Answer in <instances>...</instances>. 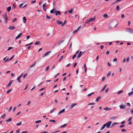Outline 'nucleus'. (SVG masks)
Masks as SVG:
<instances>
[{
  "label": "nucleus",
  "instance_id": "nucleus-50",
  "mask_svg": "<svg viewBox=\"0 0 133 133\" xmlns=\"http://www.w3.org/2000/svg\"><path fill=\"white\" fill-rule=\"evenodd\" d=\"M89 22V19H88L86 20L85 23L87 24H88L89 23V22Z\"/></svg>",
  "mask_w": 133,
  "mask_h": 133
},
{
  "label": "nucleus",
  "instance_id": "nucleus-22",
  "mask_svg": "<svg viewBox=\"0 0 133 133\" xmlns=\"http://www.w3.org/2000/svg\"><path fill=\"white\" fill-rule=\"evenodd\" d=\"M95 19V18H90V19H89V22H91V21H94Z\"/></svg>",
  "mask_w": 133,
  "mask_h": 133
},
{
  "label": "nucleus",
  "instance_id": "nucleus-43",
  "mask_svg": "<svg viewBox=\"0 0 133 133\" xmlns=\"http://www.w3.org/2000/svg\"><path fill=\"white\" fill-rule=\"evenodd\" d=\"M17 80L18 81V82H19V83H20V82H21V81L20 79L19 78H17Z\"/></svg>",
  "mask_w": 133,
  "mask_h": 133
},
{
  "label": "nucleus",
  "instance_id": "nucleus-61",
  "mask_svg": "<svg viewBox=\"0 0 133 133\" xmlns=\"http://www.w3.org/2000/svg\"><path fill=\"white\" fill-rule=\"evenodd\" d=\"M27 74H24L23 76V78L24 79L25 78L26 76H27Z\"/></svg>",
  "mask_w": 133,
  "mask_h": 133
},
{
  "label": "nucleus",
  "instance_id": "nucleus-5",
  "mask_svg": "<svg viewBox=\"0 0 133 133\" xmlns=\"http://www.w3.org/2000/svg\"><path fill=\"white\" fill-rule=\"evenodd\" d=\"M81 26H80L77 29L75 30L73 32V34H75L76 33H77L78 31V30L80 29L81 28Z\"/></svg>",
  "mask_w": 133,
  "mask_h": 133
},
{
  "label": "nucleus",
  "instance_id": "nucleus-17",
  "mask_svg": "<svg viewBox=\"0 0 133 133\" xmlns=\"http://www.w3.org/2000/svg\"><path fill=\"white\" fill-rule=\"evenodd\" d=\"M65 111V109H64L62 110L61 111H60L59 113H58V115H59L60 114H61L62 113L64 112Z\"/></svg>",
  "mask_w": 133,
  "mask_h": 133
},
{
  "label": "nucleus",
  "instance_id": "nucleus-54",
  "mask_svg": "<svg viewBox=\"0 0 133 133\" xmlns=\"http://www.w3.org/2000/svg\"><path fill=\"white\" fill-rule=\"evenodd\" d=\"M41 122V120H38V121H36L35 122V123L36 124H37V123H38L40 122Z\"/></svg>",
  "mask_w": 133,
  "mask_h": 133
},
{
  "label": "nucleus",
  "instance_id": "nucleus-21",
  "mask_svg": "<svg viewBox=\"0 0 133 133\" xmlns=\"http://www.w3.org/2000/svg\"><path fill=\"white\" fill-rule=\"evenodd\" d=\"M56 22L59 25H60L62 24V23H63L61 21H60L59 20H57Z\"/></svg>",
  "mask_w": 133,
  "mask_h": 133
},
{
  "label": "nucleus",
  "instance_id": "nucleus-27",
  "mask_svg": "<svg viewBox=\"0 0 133 133\" xmlns=\"http://www.w3.org/2000/svg\"><path fill=\"white\" fill-rule=\"evenodd\" d=\"M73 9H71V10H68V11L69 13L72 14L73 13Z\"/></svg>",
  "mask_w": 133,
  "mask_h": 133
},
{
  "label": "nucleus",
  "instance_id": "nucleus-10",
  "mask_svg": "<svg viewBox=\"0 0 133 133\" xmlns=\"http://www.w3.org/2000/svg\"><path fill=\"white\" fill-rule=\"evenodd\" d=\"M51 52V51H48L46 52V53L44 54V56H43V57H44L45 56H46L48 55Z\"/></svg>",
  "mask_w": 133,
  "mask_h": 133
},
{
  "label": "nucleus",
  "instance_id": "nucleus-8",
  "mask_svg": "<svg viewBox=\"0 0 133 133\" xmlns=\"http://www.w3.org/2000/svg\"><path fill=\"white\" fill-rule=\"evenodd\" d=\"M55 13H56V15L57 16L58 15H61V13L59 11H55Z\"/></svg>",
  "mask_w": 133,
  "mask_h": 133
},
{
  "label": "nucleus",
  "instance_id": "nucleus-16",
  "mask_svg": "<svg viewBox=\"0 0 133 133\" xmlns=\"http://www.w3.org/2000/svg\"><path fill=\"white\" fill-rule=\"evenodd\" d=\"M46 3H45L43 4V9L44 11H46V9H45V7L46 6Z\"/></svg>",
  "mask_w": 133,
  "mask_h": 133
},
{
  "label": "nucleus",
  "instance_id": "nucleus-38",
  "mask_svg": "<svg viewBox=\"0 0 133 133\" xmlns=\"http://www.w3.org/2000/svg\"><path fill=\"white\" fill-rule=\"evenodd\" d=\"M6 116L5 114H4V115H2L1 117L2 118V119H3Z\"/></svg>",
  "mask_w": 133,
  "mask_h": 133
},
{
  "label": "nucleus",
  "instance_id": "nucleus-24",
  "mask_svg": "<svg viewBox=\"0 0 133 133\" xmlns=\"http://www.w3.org/2000/svg\"><path fill=\"white\" fill-rule=\"evenodd\" d=\"M107 84H105L104 85V87H103V89H102V90H101V91H103L107 87Z\"/></svg>",
  "mask_w": 133,
  "mask_h": 133
},
{
  "label": "nucleus",
  "instance_id": "nucleus-48",
  "mask_svg": "<svg viewBox=\"0 0 133 133\" xmlns=\"http://www.w3.org/2000/svg\"><path fill=\"white\" fill-rule=\"evenodd\" d=\"M17 20V18H15L12 21V22H14Z\"/></svg>",
  "mask_w": 133,
  "mask_h": 133
},
{
  "label": "nucleus",
  "instance_id": "nucleus-2",
  "mask_svg": "<svg viewBox=\"0 0 133 133\" xmlns=\"http://www.w3.org/2000/svg\"><path fill=\"white\" fill-rule=\"evenodd\" d=\"M126 32H129L131 34H133V29L131 28H126Z\"/></svg>",
  "mask_w": 133,
  "mask_h": 133
},
{
  "label": "nucleus",
  "instance_id": "nucleus-63",
  "mask_svg": "<svg viewBox=\"0 0 133 133\" xmlns=\"http://www.w3.org/2000/svg\"><path fill=\"white\" fill-rule=\"evenodd\" d=\"M126 60V58H124L123 60V63H124L125 62V61Z\"/></svg>",
  "mask_w": 133,
  "mask_h": 133
},
{
  "label": "nucleus",
  "instance_id": "nucleus-23",
  "mask_svg": "<svg viewBox=\"0 0 133 133\" xmlns=\"http://www.w3.org/2000/svg\"><path fill=\"white\" fill-rule=\"evenodd\" d=\"M23 20H24L23 21V23H25L26 21V19L25 17H23Z\"/></svg>",
  "mask_w": 133,
  "mask_h": 133
},
{
  "label": "nucleus",
  "instance_id": "nucleus-52",
  "mask_svg": "<svg viewBox=\"0 0 133 133\" xmlns=\"http://www.w3.org/2000/svg\"><path fill=\"white\" fill-rule=\"evenodd\" d=\"M63 56H61V57L60 58V59H59V61L60 62L62 59L63 58Z\"/></svg>",
  "mask_w": 133,
  "mask_h": 133
},
{
  "label": "nucleus",
  "instance_id": "nucleus-59",
  "mask_svg": "<svg viewBox=\"0 0 133 133\" xmlns=\"http://www.w3.org/2000/svg\"><path fill=\"white\" fill-rule=\"evenodd\" d=\"M105 76H104L102 78V82H103L104 81L105 79Z\"/></svg>",
  "mask_w": 133,
  "mask_h": 133
},
{
  "label": "nucleus",
  "instance_id": "nucleus-13",
  "mask_svg": "<svg viewBox=\"0 0 133 133\" xmlns=\"http://www.w3.org/2000/svg\"><path fill=\"white\" fill-rule=\"evenodd\" d=\"M103 109L106 111H108L110 110H111V109L110 108H109L108 107H106L104 108Z\"/></svg>",
  "mask_w": 133,
  "mask_h": 133
},
{
  "label": "nucleus",
  "instance_id": "nucleus-7",
  "mask_svg": "<svg viewBox=\"0 0 133 133\" xmlns=\"http://www.w3.org/2000/svg\"><path fill=\"white\" fill-rule=\"evenodd\" d=\"M13 81V80H11L10 81L8 84L7 85V88H9L10 86L12 83Z\"/></svg>",
  "mask_w": 133,
  "mask_h": 133
},
{
  "label": "nucleus",
  "instance_id": "nucleus-18",
  "mask_svg": "<svg viewBox=\"0 0 133 133\" xmlns=\"http://www.w3.org/2000/svg\"><path fill=\"white\" fill-rule=\"evenodd\" d=\"M12 121V118H9L8 119L6 120V122L7 123H8L9 122H11Z\"/></svg>",
  "mask_w": 133,
  "mask_h": 133
},
{
  "label": "nucleus",
  "instance_id": "nucleus-39",
  "mask_svg": "<svg viewBox=\"0 0 133 133\" xmlns=\"http://www.w3.org/2000/svg\"><path fill=\"white\" fill-rule=\"evenodd\" d=\"M116 10L117 11L119 10H120V9L119 8V6L118 5H117L116 6Z\"/></svg>",
  "mask_w": 133,
  "mask_h": 133
},
{
  "label": "nucleus",
  "instance_id": "nucleus-44",
  "mask_svg": "<svg viewBox=\"0 0 133 133\" xmlns=\"http://www.w3.org/2000/svg\"><path fill=\"white\" fill-rule=\"evenodd\" d=\"M49 66H48L46 68V69L45 70V71L46 72L48 71V70H49Z\"/></svg>",
  "mask_w": 133,
  "mask_h": 133
},
{
  "label": "nucleus",
  "instance_id": "nucleus-42",
  "mask_svg": "<svg viewBox=\"0 0 133 133\" xmlns=\"http://www.w3.org/2000/svg\"><path fill=\"white\" fill-rule=\"evenodd\" d=\"M46 18L48 19H50L51 17H50L48 16V15H46Z\"/></svg>",
  "mask_w": 133,
  "mask_h": 133
},
{
  "label": "nucleus",
  "instance_id": "nucleus-30",
  "mask_svg": "<svg viewBox=\"0 0 133 133\" xmlns=\"http://www.w3.org/2000/svg\"><path fill=\"white\" fill-rule=\"evenodd\" d=\"M36 61H35L34 63L33 64H32V65H31L30 66V68H31V67H32L34 66L35 65V64H36Z\"/></svg>",
  "mask_w": 133,
  "mask_h": 133
},
{
  "label": "nucleus",
  "instance_id": "nucleus-4",
  "mask_svg": "<svg viewBox=\"0 0 133 133\" xmlns=\"http://www.w3.org/2000/svg\"><path fill=\"white\" fill-rule=\"evenodd\" d=\"M3 16L4 18L5 22L6 23L7 22V20L8 19L7 14L6 13H5Z\"/></svg>",
  "mask_w": 133,
  "mask_h": 133
},
{
  "label": "nucleus",
  "instance_id": "nucleus-1",
  "mask_svg": "<svg viewBox=\"0 0 133 133\" xmlns=\"http://www.w3.org/2000/svg\"><path fill=\"white\" fill-rule=\"evenodd\" d=\"M115 21H111L110 22V23L109 24V26L110 28H112L113 27H115L117 26V24H116L115 25V24H114L115 23Z\"/></svg>",
  "mask_w": 133,
  "mask_h": 133
},
{
  "label": "nucleus",
  "instance_id": "nucleus-29",
  "mask_svg": "<svg viewBox=\"0 0 133 133\" xmlns=\"http://www.w3.org/2000/svg\"><path fill=\"white\" fill-rule=\"evenodd\" d=\"M105 125L104 124L103 125V126L101 128L100 130H102L105 128Z\"/></svg>",
  "mask_w": 133,
  "mask_h": 133
},
{
  "label": "nucleus",
  "instance_id": "nucleus-11",
  "mask_svg": "<svg viewBox=\"0 0 133 133\" xmlns=\"http://www.w3.org/2000/svg\"><path fill=\"white\" fill-rule=\"evenodd\" d=\"M126 106L124 105H121L120 106V108L122 109H123L125 108H126Z\"/></svg>",
  "mask_w": 133,
  "mask_h": 133
},
{
  "label": "nucleus",
  "instance_id": "nucleus-53",
  "mask_svg": "<svg viewBox=\"0 0 133 133\" xmlns=\"http://www.w3.org/2000/svg\"><path fill=\"white\" fill-rule=\"evenodd\" d=\"M121 131L122 132H125L126 131V130L124 129H122L121 130Z\"/></svg>",
  "mask_w": 133,
  "mask_h": 133
},
{
  "label": "nucleus",
  "instance_id": "nucleus-32",
  "mask_svg": "<svg viewBox=\"0 0 133 133\" xmlns=\"http://www.w3.org/2000/svg\"><path fill=\"white\" fill-rule=\"evenodd\" d=\"M103 16L104 18H107L108 17V15L106 14H104Z\"/></svg>",
  "mask_w": 133,
  "mask_h": 133
},
{
  "label": "nucleus",
  "instance_id": "nucleus-55",
  "mask_svg": "<svg viewBox=\"0 0 133 133\" xmlns=\"http://www.w3.org/2000/svg\"><path fill=\"white\" fill-rule=\"evenodd\" d=\"M111 74V72H109L108 73V74H107V76H109Z\"/></svg>",
  "mask_w": 133,
  "mask_h": 133
},
{
  "label": "nucleus",
  "instance_id": "nucleus-28",
  "mask_svg": "<svg viewBox=\"0 0 133 133\" xmlns=\"http://www.w3.org/2000/svg\"><path fill=\"white\" fill-rule=\"evenodd\" d=\"M67 125V124L66 123L64 124L63 125H62V126H61L60 127V128H64L66 127Z\"/></svg>",
  "mask_w": 133,
  "mask_h": 133
},
{
  "label": "nucleus",
  "instance_id": "nucleus-49",
  "mask_svg": "<svg viewBox=\"0 0 133 133\" xmlns=\"http://www.w3.org/2000/svg\"><path fill=\"white\" fill-rule=\"evenodd\" d=\"M76 56V54H74L72 57V59H74Z\"/></svg>",
  "mask_w": 133,
  "mask_h": 133
},
{
  "label": "nucleus",
  "instance_id": "nucleus-31",
  "mask_svg": "<svg viewBox=\"0 0 133 133\" xmlns=\"http://www.w3.org/2000/svg\"><path fill=\"white\" fill-rule=\"evenodd\" d=\"M117 117V116H114L112 117H111L110 118V119H116Z\"/></svg>",
  "mask_w": 133,
  "mask_h": 133
},
{
  "label": "nucleus",
  "instance_id": "nucleus-45",
  "mask_svg": "<svg viewBox=\"0 0 133 133\" xmlns=\"http://www.w3.org/2000/svg\"><path fill=\"white\" fill-rule=\"evenodd\" d=\"M23 3H22V4H20L19 5V8H23V7H22V6H23Z\"/></svg>",
  "mask_w": 133,
  "mask_h": 133
},
{
  "label": "nucleus",
  "instance_id": "nucleus-15",
  "mask_svg": "<svg viewBox=\"0 0 133 133\" xmlns=\"http://www.w3.org/2000/svg\"><path fill=\"white\" fill-rule=\"evenodd\" d=\"M55 11H56V10L54 8L52 10L50 11V13L51 14H53L55 12Z\"/></svg>",
  "mask_w": 133,
  "mask_h": 133
},
{
  "label": "nucleus",
  "instance_id": "nucleus-33",
  "mask_svg": "<svg viewBox=\"0 0 133 133\" xmlns=\"http://www.w3.org/2000/svg\"><path fill=\"white\" fill-rule=\"evenodd\" d=\"M133 94V92L131 91L128 94V95L130 96Z\"/></svg>",
  "mask_w": 133,
  "mask_h": 133
},
{
  "label": "nucleus",
  "instance_id": "nucleus-36",
  "mask_svg": "<svg viewBox=\"0 0 133 133\" xmlns=\"http://www.w3.org/2000/svg\"><path fill=\"white\" fill-rule=\"evenodd\" d=\"M123 92V91L122 90H121L118 92L117 93V94H121Z\"/></svg>",
  "mask_w": 133,
  "mask_h": 133
},
{
  "label": "nucleus",
  "instance_id": "nucleus-51",
  "mask_svg": "<svg viewBox=\"0 0 133 133\" xmlns=\"http://www.w3.org/2000/svg\"><path fill=\"white\" fill-rule=\"evenodd\" d=\"M95 104V103H89L88 104V105H94V104Z\"/></svg>",
  "mask_w": 133,
  "mask_h": 133
},
{
  "label": "nucleus",
  "instance_id": "nucleus-47",
  "mask_svg": "<svg viewBox=\"0 0 133 133\" xmlns=\"http://www.w3.org/2000/svg\"><path fill=\"white\" fill-rule=\"evenodd\" d=\"M132 117H131L128 119V121H131V120H132Z\"/></svg>",
  "mask_w": 133,
  "mask_h": 133
},
{
  "label": "nucleus",
  "instance_id": "nucleus-56",
  "mask_svg": "<svg viewBox=\"0 0 133 133\" xmlns=\"http://www.w3.org/2000/svg\"><path fill=\"white\" fill-rule=\"evenodd\" d=\"M50 122H55L56 121L55 120H50L49 121Z\"/></svg>",
  "mask_w": 133,
  "mask_h": 133
},
{
  "label": "nucleus",
  "instance_id": "nucleus-3",
  "mask_svg": "<svg viewBox=\"0 0 133 133\" xmlns=\"http://www.w3.org/2000/svg\"><path fill=\"white\" fill-rule=\"evenodd\" d=\"M112 122L111 121H109L104 124L105 125V127H106L107 128H109Z\"/></svg>",
  "mask_w": 133,
  "mask_h": 133
},
{
  "label": "nucleus",
  "instance_id": "nucleus-14",
  "mask_svg": "<svg viewBox=\"0 0 133 133\" xmlns=\"http://www.w3.org/2000/svg\"><path fill=\"white\" fill-rule=\"evenodd\" d=\"M22 35V33L19 34L17 36H16L15 38V39H16L20 38V37Z\"/></svg>",
  "mask_w": 133,
  "mask_h": 133
},
{
  "label": "nucleus",
  "instance_id": "nucleus-40",
  "mask_svg": "<svg viewBox=\"0 0 133 133\" xmlns=\"http://www.w3.org/2000/svg\"><path fill=\"white\" fill-rule=\"evenodd\" d=\"M129 56H128L127 57V59L126 60V61L127 62H128L129 61Z\"/></svg>",
  "mask_w": 133,
  "mask_h": 133
},
{
  "label": "nucleus",
  "instance_id": "nucleus-46",
  "mask_svg": "<svg viewBox=\"0 0 133 133\" xmlns=\"http://www.w3.org/2000/svg\"><path fill=\"white\" fill-rule=\"evenodd\" d=\"M124 126H125V125L124 124L122 125H121L119 127L120 128H122Z\"/></svg>",
  "mask_w": 133,
  "mask_h": 133
},
{
  "label": "nucleus",
  "instance_id": "nucleus-37",
  "mask_svg": "<svg viewBox=\"0 0 133 133\" xmlns=\"http://www.w3.org/2000/svg\"><path fill=\"white\" fill-rule=\"evenodd\" d=\"M22 123V122L21 121V122H20L19 123H17L16 124V125L17 126L20 125H21V124Z\"/></svg>",
  "mask_w": 133,
  "mask_h": 133
},
{
  "label": "nucleus",
  "instance_id": "nucleus-25",
  "mask_svg": "<svg viewBox=\"0 0 133 133\" xmlns=\"http://www.w3.org/2000/svg\"><path fill=\"white\" fill-rule=\"evenodd\" d=\"M11 7L10 6H9L7 8V10L8 12H10L11 10Z\"/></svg>",
  "mask_w": 133,
  "mask_h": 133
},
{
  "label": "nucleus",
  "instance_id": "nucleus-34",
  "mask_svg": "<svg viewBox=\"0 0 133 133\" xmlns=\"http://www.w3.org/2000/svg\"><path fill=\"white\" fill-rule=\"evenodd\" d=\"M66 22H67L65 20L64 22V23L63 24L62 23V24L61 26H63L65 24Z\"/></svg>",
  "mask_w": 133,
  "mask_h": 133
},
{
  "label": "nucleus",
  "instance_id": "nucleus-26",
  "mask_svg": "<svg viewBox=\"0 0 133 133\" xmlns=\"http://www.w3.org/2000/svg\"><path fill=\"white\" fill-rule=\"evenodd\" d=\"M40 44V42L39 41H38L34 43L35 45H39Z\"/></svg>",
  "mask_w": 133,
  "mask_h": 133
},
{
  "label": "nucleus",
  "instance_id": "nucleus-19",
  "mask_svg": "<svg viewBox=\"0 0 133 133\" xmlns=\"http://www.w3.org/2000/svg\"><path fill=\"white\" fill-rule=\"evenodd\" d=\"M118 123H117V122H114V123H113L111 125V127H114L115 125H116V124H118Z\"/></svg>",
  "mask_w": 133,
  "mask_h": 133
},
{
  "label": "nucleus",
  "instance_id": "nucleus-64",
  "mask_svg": "<svg viewBox=\"0 0 133 133\" xmlns=\"http://www.w3.org/2000/svg\"><path fill=\"white\" fill-rule=\"evenodd\" d=\"M55 108H54L50 112V113H52L53 111H54V110H55Z\"/></svg>",
  "mask_w": 133,
  "mask_h": 133
},
{
  "label": "nucleus",
  "instance_id": "nucleus-6",
  "mask_svg": "<svg viewBox=\"0 0 133 133\" xmlns=\"http://www.w3.org/2000/svg\"><path fill=\"white\" fill-rule=\"evenodd\" d=\"M84 52H83L82 53V51H80L78 55V56L77 57V58H78L80 57L81 56L82 54Z\"/></svg>",
  "mask_w": 133,
  "mask_h": 133
},
{
  "label": "nucleus",
  "instance_id": "nucleus-58",
  "mask_svg": "<svg viewBox=\"0 0 133 133\" xmlns=\"http://www.w3.org/2000/svg\"><path fill=\"white\" fill-rule=\"evenodd\" d=\"M63 42V41H60L58 43V45H60V44L61 43H62Z\"/></svg>",
  "mask_w": 133,
  "mask_h": 133
},
{
  "label": "nucleus",
  "instance_id": "nucleus-62",
  "mask_svg": "<svg viewBox=\"0 0 133 133\" xmlns=\"http://www.w3.org/2000/svg\"><path fill=\"white\" fill-rule=\"evenodd\" d=\"M12 106H11L10 108H9V109L8 110V111L9 112H10V110H11L12 109Z\"/></svg>",
  "mask_w": 133,
  "mask_h": 133
},
{
  "label": "nucleus",
  "instance_id": "nucleus-57",
  "mask_svg": "<svg viewBox=\"0 0 133 133\" xmlns=\"http://www.w3.org/2000/svg\"><path fill=\"white\" fill-rule=\"evenodd\" d=\"M130 112L132 114H133V108L131 109Z\"/></svg>",
  "mask_w": 133,
  "mask_h": 133
},
{
  "label": "nucleus",
  "instance_id": "nucleus-9",
  "mask_svg": "<svg viewBox=\"0 0 133 133\" xmlns=\"http://www.w3.org/2000/svg\"><path fill=\"white\" fill-rule=\"evenodd\" d=\"M77 104L76 103H73L71 105H70V109H72V108H73L74 107L77 105Z\"/></svg>",
  "mask_w": 133,
  "mask_h": 133
},
{
  "label": "nucleus",
  "instance_id": "nucleus-20",
  "mask_svg": "<svg viewBox=\"0 0 133 133\" xmlns=\"http://www.w3.org/2000/svg\"><path fill=\"white\" fill-rule=\"evenodd\" d=\"M101 98V96H99L97 98H96V101L98 102L99 100Z\"/></svg>",
  "mask_w": 133,
  "mask_h": 133
},
{
  "label": "nucleus",
  "instance_id": "nucleus-41",
  "mask_svg": "<svg viewBox=\"0 0 133 133\" xmlns=\"http://www.w3.org/2000/svg\"><path fill=\"white\" fill-rule=\"evenodd\" d=\"M12 90V89H11L8 90L6 92V94H9L11 91Z\"/></svg>",
  "mask_w": 133,
  "mask_h": 133
},
{
  "label": "nucleus",
  "instance_id": "nucleus-35",
  "mask_svg": "<svg viewBox=\"0 0 133 133\" xmlns=\"http://www.w3.org/2000/svg\"><path fill=\"white\" fill-rule=\"evenodd\" d=\"M94 94V92H92L91 93H90V94H88L87 95V96L88 97L90 96H91V95Z\"/></svg>",
  "mask_w": 133,
  "mask_h": 133
},
{
  "label": "nucleus",
  "instance_id": "nucleus-12",
  "mask_svg": "<svg viewBox=\"0 0 133 133\" xmlns=\"http://www.w3.org/2000/svg\"><path fill=\"white\" fill-rule=\"evenodd\" d=\"M15 27L14 26H10L9 28H8L10 30H13L15 28Z\"/></svg>",
  "mask_w": 133,
  "mask_h": 133
},
{
  "label": "nucleus",
  "instance_id": "nucleus-60",
  "mask_svg": "<svg viewBox=\"0 0 133 133\" xmlns=\"http://www.w3.org/2000/svg\"><path fill=\"white\" fill-rule=\"evenodd\" d=\"M10 59H9V58H7L6 60L4 62H7V61H10Z\"/></svg>",
  "mask_w": 133,
  "mask_h": 133
}]
</instances>
